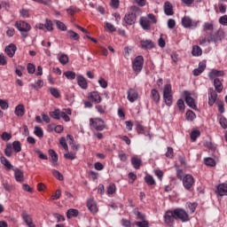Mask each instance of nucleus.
Listing matches in <instances>:
<instances>
[{"mask_svg":"<svg viewBox=\"0 0 227 227\" xmlns=\"http://www.w3.org/2000/svg\"><path fill=\"white\" fill-rule=\"evenodd\" d=\"M223 76H224V71L223 70L212 69L208 73V77L211 81L215 79V77H223Z\"/></svg>","mask_w":227,"mask_h":227,"instance_id":"18","label":"nucleus"},{"mask_svg":"<svg viewBox=\"0 0 227 227\" xmlns=\"http://www.w3.org/2000/svg\"><path fill=\"white\" fill-rule=\"evenodd\" d=\"M1 139H3V141H10V139H12V134L5 131L1 135Z\"/></svg>","mask_w":227,"mask_h":227,"instance_id":"60","label":"nucleus"},{"mask_svg":"<svg viewBox=\"0 0 227 227\" xmlns=\"http://www.w3.org/2000/svg\"><path fill=\"white\" fill-rule=\"evenodd\" d=\"M51 173H52L53 176H55V178H57V180H59L60 182L64 180V177L59 173V171L53 169V170H51Z\"/></svg>","mask_w":227,"mask_h":227,"instance_id":"52","label":"nucleus"},{"mask_svg":"<svg viewBox=\"0 0 227 227\" xmlns=\"http://www.w3.org/2000/svg\"><path fill=\"white\" fill-rule=\"evenodd\" d=\"M44 26L47 31H54V24L52 23V20L46 19Z\"/></svg>","mask_w":227,"mask_h":227,"instance_id":"39","label":"nucleus"},{"mask_svg":"<svg viewBox=\"0 0 227 227\" xmlns=\"http://www.w3.org/2000/svg\"><path fill=\"white\" fill-rule=\"evenodd\" d=\"M184 97L189 107H191L192 109H194V111L198 110V106H196V102L194 101V98H192V97L191 96V92L184 90Z\"/></svg>","mask_w":227,"mask_h":227,"instance_id":"7","label":"nucleus"},{"mask_svg":"<svg viewBox=\"0 0 227 227\" xmlns=\"http://www.w3.org/2000/svg\"><path fill=\"white\" fill-rule=\"evenodd\" d=\"M152 22L147 17H142L140 18V26L145 30V31H150L152 27Z\"/></svg>","mask_w":227,"mask_h":227,"instance_id":"16","label":"nucleus"},{"mask_svg":"<svg viewBox=\"0 0 227 227\" xmlns=\"http://www.w3.org/2000/svg\"><path fill=\"white\" fill-rule=\"evenodd\" d=\"M146 17L150 20L151 24H157V18L155 17V14L149 13Z\"/></svg>","mask_w":227,"mask_h":227,"instance_id":"59","label":"nucleus"},{"mask_svg":"<svg viewBox=\"0 0 227 227\" xmlns=\"http://www.w3.org/2000/svg\"><path fill=\"white\" fill-rule=\"evenodd\" d=\"M21 217L24 221V223L27 224L28 227H36L35 223H33V216L27 213V211L24 210L21 213Z\"/></svg>","mask_w":227,"mask_h":227,"instance_id":"11","label":"nucleus"},{"mask_svg":"<svg viewBox=\"0 0 227 227\" xmlns=\"http://www.w3.org/2000/svg\"><path fill=\"white\" fill-rule=\"evenodd\" d=\"M200 130L192 131L191 133V139L192 141H196V139H198V137H200Z\"/></svg>","mask_w":227,"mask_h":227,"instance_id":"61","label":"nucleus"},{"mask_svg":"<svg viewBox=\"0 0 227 227\" xmlns=\"http://www.w3.org/2000/svg\"><path fill=\"white\" fill-rule=\"evenodd\" d=\"M176 177L178 180H184V177L185 176V174L184 173V170L180 168L176 167Z\"/></svg>","mask_w":227,"mask_h":227,"instance_id":"49","label":"nucleus"},{"mask_svg":"<svg viewBox=\"0 0 227 227\" xmlns=\"http://www.w3.org/2000/svg\"><path fill=\"white\" fill-rule=\"evenodd\" d=\"M215 193L218 196H227V184H221L216 187Z\"/></svg>","mask_w":227,"mask_h":227,"instance_id":"19","label":"nucleus"},{"mask_svg":"<svg viewBox=\"0 0 227 227\" xmlns=\"http://www.w3.org/2000/svg\"><path fill=\"white\" fill-rule=\"evenodd\" d=\"M202 29L205 33H207V31H214V23L205 22L202 26Z\"/></svg>","mask_w":227,"mask_h":227,"instance_id":"35","label":"nucleus"},{"mask_svg":"<svg viewBox=\"0 0 227 227\" xmlns=\"http://www.w3.org/2000/svg\"><path fill=\"white\" fill-rule=\"evenodd\" d=\"M202 52L203 51H201V48L200 46H193L192 51V56H201Z\"/></svg>","mask_w":227,"mask_h":227,"instance_id":"46","label":"nucleus"},{"mask_svg":"<svg viewBox=\"0 0 227 227\" xmlns=\"http://www.w3.org/2000/svg\"><path fill=\"white\" fill-rule=\"evenodd\" d=\"M214 86L217 93H221V91H223V82L221 80H219V78L214 80Z\"/></svg>","mask_w":227,"mask_h":227,"instance_id":"31","label":"nucleus"},{"mask_svg":"<svg viewBox=\"0 0 227 227\" xmlns=\"http://www.w3.org/2000/svg\"><path fill=\"white\" fill-rule=\"evenodd\" d=\"M217 100V93L214 91L213 90H210L208 91V106H212L215 104V101Z\"/></svg>","mask_w":227,"mask_h":227,"instance_id":"23","label":"nucleus"},{"mask_svg":"<svg viewBox=\"0 0 227 227\" xmlns=\"http://www.w3.org/2000/svg\"><path fill=\"white\" fill-rule=\"evenodd\" d=\"M205 164L206 166H210L211 168H214V166H215V160L212 158H206Z\"/></svg>","mask_w":227,"mask_h":227,"instance_id":"57","label":"nucleus"},{"mask_svg":"<svg viewBox=\"0 0 227 227\" xmlns=\"http://www.w3.org/2000/svg\"><path fill=\"white\" fill-rule=\"evenodd\" d=\"M106 27L108 29L109 33H114V31H116V27H114V25L109 22L106 23Z\"/></svg>","mask_w":227,"mask_h":227,"instance_id":"62","label":"nucleus"},{"mask_svg":"<svg viewBox=\"0 0 227 227\" xmlns=\"http://www.w3.org/2000/svg\"><path fill=\"white\" fill-rule=\"evenodd\" d=\"M174 214L176 219H178L182 223H189L191 221V218L189 217V213L185 211L184 208H176L174 209Z\"/></svg>","mask_w":227,"mask_h":227,"instance_id":"5","label":"nucleus"},{"mask_svg":"<svg viewBox=\"0 0 227 227\" xmlns=\"http://www.w3.org/2000/svg\"><path fill=\"white\" fill-rule=\"evenodd\" d=\"M49 92L54 98H61V92H59V90L58 88L50 87Z\"/></svg>","mask_w":227,"mask_h":227,"instance_id":"29","label":"nucleus"},{"mask_svg":"<svg viewBox=\"0 0 227 227\" xmlns=\"http://www.w3.org/2000/svg\"><path fill=\"white\" fill-rule=\"evenodd\" d=\"M205 68H207V64L205 62H200L199 64V67L193 70V75H195V77H198V75H201V74L205 72Z\"/></svg>","mask_w":227,"mask_h":227,"instance_id":"22","label":"nucleus"},{"mask_svg":"<svg viewBox=\"0 0 227 227\" xmlns=\"http://www.w3.org/2000/svg\"><path fill=\"white\" fill-rule=\"evenodd\" d=\"M67 35H68L69 38H72V40L77 41V40H79V38H81L79 36V34L75 33L74 30H68Z\"/></svg>","mask_w":227,"mask_h":227,"instance_id":"48","label":"nucleus"},{"mask_svg":"<svg viewBox=\"0 0 227 227\" xmlns=\"http://www.w3.org/2000/svg\"><path fill=\"white\" fill-rule=\"evenodd\" d=\"M14 114L16 116H19L21 118L24 114H26V107H24V105L20 104L15 107Z\"/></svg>","mask_w":227,"mask_h":227,"instance_id":"24","label":"nucleus"},{"mask_svg":"<svg viewBox=\"0 0 227 227\" xmlns=\"http://www.w3.org/2000/svg\"><path fill=\"white\" fill-rule=\"evenodd\" d=\"M136 130L137 134H145V127L139 122L136 124Z\"/></svg>","mask_w":227,"mask_h":227,"instance_id":"55","label":"nucleus"},{"mask_svg":"<svg viewBox=\"0 0 227 227\" xmlns=\"http://www.w3.org/2000/svg\"><path fill=\"white\" fill-rule=\"evenodd\" d=\"M20 15L23 19H29V17H31V14L29 13V10L27 9H21L20 11Z\"/></svg>","mask_w":227,"mask_h":227,"instance_id":"47","label":"nucleus"},{"mask_svg":"<svg viewBox=\"0 0 227 227\" xmlns=\"http://www.w3.org/2000/svg\"><path fill=\"white\" fill-rule=\"evenodd\" d=\"M176 216H175V210L173 211H167L164 215V221L168 226H173L175 224V220Z\"/></svg>","mask_w":227,"mask_h":227,"instance_id":"9","label":"nucleus"},{"mask_svg":"<svg viewBox=\"0 0 227 227\" xmlns=\"http://www.w3.org/2000/svg\"><path fill=\"white\" fill-rule=\"evenodd\" d=\"M90 126L91 129H94V130L102 132V130L106 129V121L100 118H90Z\"/></svg>","mask_w":227,"mask_h":227,"instance_id":"4","label":"nucleus"},{"mask_svg":"<svg viewBox=\"0 0 227 227\" xmlns=\"http://www.w3.org/2000/svg\"><path fill=\"white\" fill-rule=\"evenodd\" d=\"M98 84L99 86H101L104 90H106V88H107V81H106V79L100 77L98 80Z\"/></svg>","mask_w":227,"mask_h":227,"instance_id":"63","label":"nucleus"},{"mask_svg":"<svg viewBox=\"0 0 227 227\" xmlns=\"http://www.w3.org/2000/svg\"><path fill=\"white\" fill-rule=\"evenodd\" d=\"M183 185L186 191H192V188L194 187V184H196V180L194 179V176L191 174H187L184 176L182 179Z\"/></svg>","mask_w":227,"mask_h":227,"instance_id":"6","label":"nucleus"},{"mask_svg":"<svg viewBox=\"0 0 227 227\" xmlns=\"http://www.w3.org/2000/svg\"><path fill=\"white\" fill-rule=\"evenodd\" d=\"M135 225L137 227H150V222L145 219V220H142L141 222H135Z\"/></svg>","mask_w":227,"mask_h":227,"instance_id":"45","label":"nucleus"},{"mask_svg":"<svg viewBox=\"0 0 227 227\" xmlns=\"http://www.w3.org/2000/svg\"><path fill=\"white\" fill-rule=\"evenodd\" d=\"M64 157H65V159H68L69 160H74V159H76L77 156H76L75 153L68 152L64 154Z\"/></svg>","mask_w":227,"mask_h":227,"instance_id":"56","label":"nucleus"},{"mask_svg":"<svg viewBox=\"0 0 227 227\" xmlns=\"http://www.w3.org/2000/svg\"><path fill=\"white\" fill-rule=\"evenodd\" d=\"M50 116L54 120H60L61 110L55 109L53 112H50Z\"/></svg>","mask_w":227,"mask_h":227,"instance_id":"38","label":"nucleus"},{"mask_svg":"<svg viewBox=\"0 0 227 227\" xmlns=\"http://www.w3.org/2000/svg\"><path fill=\"white\" fill-rule=\"evenodd\" d=\"M186 120L188 121H192L196 120V114L194 112H192V110H188L186 112Z\"/></svg>","mask_w":227,"mask_h":227,"instance_id":"41","label":"nucleus"},{"mask_svg":"<svg viewBox=\"0 0 227 227\" xmlns=\"http://www.w3.org/2000/svg\"><path fill=\"white\" fill-rule=\"evenodd\" d=\"M219 24H221V26H227V15L219 18Z\"/></svg>","mask_w":227,"mask_h":227,"instance_id":"64","label":"nucleus"},{"mask_svg":"<svg viewBox=\"0 0 227 227\" xmlns=\"http://www.w3.org/2000/svg\"><path fill=\"white\" fill-rule=\"evenodd\" d=\"M31 88L34 90H42L43 88V81L42 80H37V82L35 83L30 84Z\"/></svg>","mask_w":227,"mask_h":227,"instance_id":"42","label":"nucleus"},{"mask_svg":"<svg viewBox=\"0 0 227 227\" xmlns=\"http://www.w3.org/2000/svg\"><path fill=\"white\" fill-rule=\"evenodd\" d=\"M12 150H14V152L16 153H19L22 152V145L20 144V142L14 141L12 143Z\"/></svg>","mask_w":227,"mask_h":227,"instance_id":"34","label":"nucleus"},{"mask_svg":"<svg viewBox=\"0 0 227 227\" xmlns=\"http://www.w3.org/2000/svg\"><path fill=\"white\" fill-rule=\"evenodd\" d=\"M210 42H212V33L209 35L205 34L199 38L200 45H206L207 43H210Z\"/></svg>","mask_w":227,"mask_h":227,"instance_id":"20","label":"nucleus"},{"mask_svg":"<svg viewBox=\"0 0 227 227\" xmlns=\"http://www.w3.org/2000/svg\"><path fill=\"white\" fill-rule=\"evenodd\" d=\"M87 207L92 214H97L98 212V207H97V202L93 199H89L87 200Z\"/></svg>","mask_w":227,"mask_h":227,"instance_id":"15","label":"nucleus"},{"mask_svg":"<svg viewBox=\"0 0 227 227\" xmlns=\"http://www.w3.org/2000/svg\"><path fill=\"white\" fill-rule=\"evenodd\" d=\"M119 159L121 162H127L129 157L123 151L119 152Z\"/></svg>","mask_w":227,"mask_h":227,"instance_id":"54","label":"nucleus"},{"mask_svg":"<svg viewBox=\"0 0 227 227\" xmlns=\"http://www.w3.org/2000/svg\"><path fill=\"white\" fill-rule=\"evenodd\" d=\"M163 100L168 107L173 105V89L170 83H167L163 87Z\"/></svg>","mask_w":227,"mask_h":227,"instance_id":"2","label":"nucleus"},{"mask_svg":"<svg viewBox=\"0 0 227 227\" xmlns=\"http://www.w3.org/2000/svg\"><path fill=\"white\" fill-rule=\"evenodd\" d=\"M4 153H5L6 157H12V155L13 154V147L11 143L6 144V147L4 149Z\"/></svg>","mask_w":227,"mask_h":227,"instance_id":"36","label":"nucleus"},{"mask_svg":"<svg viewBox=\"0 0 227 227\" xmlns=\"http://www.w3.org/2000/svg\"><path fill=\"white\" fill-rule=\"evenodd\" d=\"M49 155H50V157H51V161H52L53 166H56V164L58 163V153L56 152H54V150L50 149Z\"/></svg>","mask_w":227,"mask_h":227,"instance_id":"32","label":"nucleus"},{"mask_svg":"<svg viewBox=\"0 0 227 227\" xmlns=\"http://www.w3.org/2000/svg\"><path fill=\"white\" fill-rule=\"evenodd\" d=\"M17 51V46L15 44L11 43L5 48V53L9 58H13L15 56V52Z\"/></svg>","mask_w":227,"mask_h":227,"instance_id":"21","label":"nucleus"},{"mask_svg":"<svg viewBox=\"0 0 227 227\" xmlns=\"http://www.w3.org/2000/svg\"><path fill=\"white\" fill-rule=\"evenodd\" d=\"M137 15H141V9L137 5L130 6L129 12L124 16V22L128 26H133V24H136Z\"/></svg>","mask_w":227,"mask_h":227,"instance_id":"1","label":"nucleus"},{"mask_svg":"<svg viewBox=\"0 0 227 227\" xmlns=\"http://www.w3.org/2000/svg\"><path fill=\"white\" fill-rule=\"evenodd\" d=\"M14 176L16 182H24V172L22 170L19 168L14 169Z\"/></svg>","mask_w":227,"mask_h":227,"instance_id":"26","label":"nucleus"},{"mask_svg":"<svg viewBox=\"0 0 227 227\" xmlns=\"http://www.w3.org/2000/svg\"><path fill=\"white\" fill-rule=\"evenodd\" d=\"M15 27L20 31L23 38H27V33L31 31V25L24 20H19L15 23Z\"/></svg>","mask_w":227,"mask_h":227,"instance_id":"3","label":"nucleus"},{"mask_svg":"<svg viewBox=\"0 0 227 227\" xmlns=\"http://www.w3.org/2000/svg\"><path fill=\"white\" fill-rule=\"evenodd\" d=\"M88 98L95 104H100V102H102V97H100V93H98V91H92L89 93Z\"/></svg>","mask_w":227,"mask_h":227,"instance_id":"14","label":"nucleus"},{"mask_svg":"<svg viewBox=\"0 0 227 227\" xmlns=\"http://www.w3.org/2000/svg\"><path fill=\"white\" fill-rule=\"evenodd\" d=\"M58 29H59L60 31H67V25H65V23H63V21L55 20H54Z\"/></svg>","mask_w":227,"mask_h":227,"instance_id":"40","label":"nucleus"},{"mask_svg":"<svg viewBox=\"0 0 227 227\" xmlns=\"http://www.w3.org/2000/svg\"><path fill=\"white\" fill-rule=\"evenodd\" d=\"M140 45H141L142 49L150 51L155 47V43L150 39H143L140 41Z\"/></svg>","mask_w":227,"mask_h":227,"instance_id":"12","label":"nucleus"},{"mask_svg":"<svg viewBox=\"0 0 227 227\" xmlns=\"http://www.w3.org/2000/svg\"><path fill=\"white\" fill-rule=\"evenodd\" d=\"M142 160L139 158L133 157L131 158V164L135 169H139L141 168Z\"/></svg>","mask_w":227,"mask_h":227,"instance_id":"30","label":"nucleus"},{"mask_svg":"<svg viewBox=\"0 0 227 227\" xmlns=\"http://www.w3.org/2000/svg\"><path fill=\"white\" fill-rule=\"evenodd\" d=\"M77 84L82 90H88V80L82 74H79L76 78Z\"/></svg>","mask_w":227,"mask_h":227,"instance_id":"17","label":"nucleus"},{"mask_svg":"<svg viewBox=\"0 0 227 227\" xmlns=\"http://www.w3.org/2000/svg\"><path fill=\"white\" fill-rule=\"evenodd\" d=\"M145 64V59L143 58H135L132 61V68L134 72H141L143 70V65Z\"/></svg>","mask_w":227,"mask_h":227,"instance_id":"8","label":"nucleus"},{"mask_svg":"<svg viewBox=\"0 0 227 227\" xmlns=\"http://www.w3.org/2000/svg\"><path fill=\"white\" fill-rule=\"evenodd\" d=\"M182 26L186 29L191 27H198V21H192V20L189 16H184L182 19Z\"/></svg>","mask_w":227,"mask_h":227,"instance_id":"10","label":"nucleus"},{"mask_svg":"<svg viewBox=\"0 0 227 227\" xmlns=\"http://www.w3.org/2000/svg\"><path fill=\"white\" fill-rule=\"evenodd\" d=\"M164 12H165V14L168 16L174 15L175 12H173V4H171L169 2H165Z\"/></svg>","mask_w":227,"mask_h":227,"instance_id":"25","label":"nucleus"},{"mask_svg":"<svg viewBox=\"0 0 227 227\" xmlns=\"http://www.w3.org/2000/svg\"><path fill=\"white\" fill-rule=\"evenodd\" d=\"M145 182L147 184V185H155V179L151 175L145 176Z\"/></svg>","mask_w":227,"mask_h":227,"instance_id":"44","label":"nucleus"},{"mask_svg":"<svg viewBox=\"0 0 227 227\" xmlns=\"http://www.w3.org/2000/svg\"><path fill=\"white\" fill-rule=\"evenodd\" d=\"M151 98L153 100V102L159 104L160 100V94L159 93V90L153 89L151 90Z\"/></svg>","mask_w":227,"mask_h":227,"instance_id":"27","label":"nucleus"},{"mask_svg":"<svg viewBox=\"0 0 227 227\" xmlns=\"http://www.w3.org/2000/svg\"><path fill=\"white\" fill-rule=\"evenodd\" d=\"M34 134H35L37 137H43V129L38 126H35Z\"/></svg>","mask_w":227,"mask_h":227,"instance_id":"51","label":"nucleus"},{"mask_svg":"<svg viewBox=\"0 0 227 227\" xmlns=\"http://www.w3.org/2000/svg\"><path fill=\"white\" fill-rule=\"evenodd\" d=\"M128 178L129 179V184H134L137 180V176L132 172L128 174Z\"/></svg>","mask_w":227,"mask_h":227,"instance_id":"53","label":"nucleus"},{"mask_svg":"<svg viewBox=\"0 0 227 227\" xmlns=\"http://www.w3.org/2000/svg\"><path fill=\"white\" fill-rule=\"evenodd\" d=\"M65 77H67V79H68L69 81H74V79H75L76 77V74L75 72L73 71H67L64 73Z\"/></svg>","mask_w":227,"mask_h":227,"instance_id":"43","label":"nucleus"},{"mask_svg":"<svg viewBox=\"0 0 227 227\" xmlns=\"http://www.w3.org/2000/svg\"><path fill=\"white\" fill-rule=\"evenodd\" d=\"M79 215V210L71 208L67 212V219H72V217H77Z\"/></svg>","mask_w":227,"mask_h":227,"instance_id":"33","label":"nucleus"},{"mask_svg":"<svg viewBox=\"0 0 227 227\" xmlns=\"http://www.w3.org/2000/svg\"><path fill=\"white\" fill-rule=\"evenodd\" d=\"M134 214L135 215H137V219L138 221H144L145 219H146V215H145L144 214H142L141 212H139L138 209H135L134 210Z\"/></svg>","mask_w":227,"mask_h":227,"instance_id":"50","label":"nucleus"},{"mask_svg":"<svg viewBox=\"0 0 227 227\" xmlns=\"http://www.w3.org/2000/svg\"><path fill=\"white\" fill-rule=\"evenodd\" d=\"M177 106L182 113H184V111H185V103L184 102L183 99L177 100Z\"/></svg>","mask_w":227,"mask_h":227,"instance_id":"58","label":"nucleus"},{"mask_svg":"<svg viewBox=\"0 0 227 227\" xmlns=\"http://www.w3.org/2000/svg\"><path fill=\"white\" fill-rule=\"evenodd\" d=\"M106 194H108L109 196L116 194V184H111L110 185H108L106 188Z\"/></svg>","mask_w":227,"mask_h":227,"instance_id":"37","label":"nucleus"},{"mask_svg":"<svg viewBox=\"0 0 227 227\" xmlns=\"http://www.w3.org/2000/svg\"><path fill=\"white\" fill-rule=\"evenodd\" d=\"M128 100L132 102H136V100H137V98H139V93L137 92V90H136V89H129L128 90Z\"/></svg>","mask_w":227,"mask_h":227,"instance_id":"13","label":"nucleus"},{"mask_svg":"<svg viewBox=\"0 0 227 227\" xmlns=\"http://www.w3.org/2000/svg\"><path fill=\"white\" fill-rule=\"evenodd\" d=\"M0 162L1 164H3V166H4V168H6V169H13V165H12V163L10 162V160H8V159H6V157L1 156Z\"/></svg>","mask_w":227,"mask_h":227,"instance_id":"28","label":"nucleus"}]
</instances>
